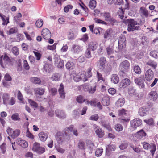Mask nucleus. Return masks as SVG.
<instances>
[{"label":"nucleus","instance_id":"nucleus-1","mask_svg":"<svg viewBox=\"0 0 158 158\" xmlns=\"http://www.w3.org/2000/svg\"><path fill=\"white\" fill-rule=\"evenodd\" d=\"M14 59L10 58L7 53L5 52L2 55H0V65L3 68L13 65Z\"/></svg>","mask_w":158,"mask_h":158},{"label":"nucleus","instance_id":"nucleus-2","mask_svg":"<svg viewBox=\"0 0 158 158\" xmlns=\"http://www.w3.org/2000/svg\"><path fill=\"white\" fill-rule=\"evenodd\" d=\"M130 63L127 60H125L120 64L119 69L123 76H127V73L129 71Z\"/></svg>","mask_w":158,"mask_h":158},{"label":"nucleus","instance_id":"nucleus-3","mask_svg":"<svg viewBox=\"0 0 158 158\" xmlns=\"http://www.w3.org/2000/svg\"><path fill=\"white\" fill-rule=\"evenodd\" d=\"M143 148L145 150H149L152 156H153L156 150V147L155 144L152 143H149L147 142L142 143Z\"/></svg>","mask_w":158,"mask_h":158},{"label":"nucleus","instance_id":"nucleus-4","mask_svg":"<svg viewBox=\"0 0 158 158\" xmlns=\"http://www.w3.org/2000/svg\"><path fill=\"white\" fill-rule=\"evenodd\" d=\"M123 23L126 24H127V30L129 32L131 31L132 29L137 24V22L134 19L124 20Z\"/></svg>","mask_w":158,"mask_h":158},{"label":"nucleus","instance_id":"nucleus-5","mask_svg":"<svg viewBox=\"0 0 158 158\" xmlns=\"http://www.w3.org/2000/svg\"><path fill=\"white\" fill-rule=\"evenodd\" d=\"M56 139L59 144H61L66 140H68L64 133L60 132H58L56 133Z\"/></svg>","mask_w":158,"mask_h":158},{"label":"nucleus","instance_id":"nucleus-6","mask_svg":"<svg viewBox=\"0 0 158 158\" xmlns=\"http://www.w3.org/2000/svg\"><path fill=\"white\" fill-rule=\"evenodd\" d=\"M41 35L43 38L46 40H48L51 37V33L50 31L47 28H45L42 29Z\"/></svg>","mask_w":158,"mask_h":158},{"label":"nucleus","instance_id":"nucleus-7","mask_svg":"<svg viewBox=\"0 0 158 158\" xmlns=\"http://www.w3.org/2000/svg\"><path fill=\"white\" fill-rule=\"evenodd\" d=\"M126 37L125 35H123L119 37L118 43V48L120 49L125 48L126 46Z\"/></svg>","mask_w":158,"mask_h":158},{"label":"nucleus","instance_id":"nucleus-8","mask_svg":"<svg viewBox=\"0 0 158 158\" xmlns=\"http://www.w3.org/2000/svg\"><path fill=\"white\" fill-rule=\"evenodd\" d=\"M154 73L153 71L150 69L145 72V78L146 80L148 81H151L153 78Z\"/></svg>","mask_w":158,"mask_h":158},{"label":"nucleus","instance_id":"nucleus-9","mask_svg":"<svg viewBox=\"0 0 158 158\" xmlns=\"http://www.w3.org/2000/svg\"><path fill=\"white\" fill-rule=\"evenodd\" d=\"M158 98V94L155 91H152L148 94L147 99L151 101H155Z\"/></svg>","mask_w":158,"mask_h":158},{"label":"nucleus","instance_id":"nucleus-10","mask_svg":"<svg viewBox=\"0 0 158 158\" xmlns=\"http://www.w3.org/2000/svg\"><path fill=\"white\" fill-rule=\"evenodd\" d=\"M96 85L95 84L94 86H92L89 85H84L83 88L85 91H88L89 93L93 94L96 90Z\"/></svg>","mask_w":158,"mask_h":158},{"label":"nucleus","instance_id":"nucleus-11","mask_svg":"<svg viewBox=\"0 0 158 158\" xmlns=\"http://www.w3.org/2000/svg\"><path fill=\"white\" fill-rule=\"evenodd\" d=\"M73 125H71L69 127H66L64 131V135L66 137L68 140L70 139L69 136L70 135V133L73 131Z\"/></svg>","mask_w":158,"mask_h":158},{"label":"nucleus","instance_id":"nucleus-12","mask_svg":"<svg viewBox=\"0 0 158 158\" xmlns=\"http://www.w3.org/2000/svg\"><path fill=\"white\" fill-rule=\"evenodd\" d=\"M142 121L140 119H135L131 121V126L132 127L136 128L142 124Z\"/></svg>","mask_w":158,"mask_h":158},{"label":"nucleus","instance_id":"nucleus-13","mask_svg":"<svg viewBox=\"0 0 158 158\" xmlns=\"http://www.w3.org/2000/svg\"><path fill=\"white\" fill-rule=\"evenodd\" d=\"M135 83L140 88H143L145 87V84L143 81L140 77L135 79Z\"/></svg>","mask_w":158,"mask_h":158},{"label":"nucleus","instance_id":"nucleus-14","mask_svg":"<svg viewBox=\"0 0 158 158\" xmlns=\"http://www.w3.org/2000/svg\"><path fill=\"white\" fill-rule=\"evenodd\" d=\"M149 110V109L148 108H146L144 106L141 107L139 109L138 113L139 115L143 116L148 114Z\"/></svg>","mask_w":158,"mask_h":158},{"label":"nucleus","instance_id":"nucleus-15","mask_svg":"<svg viewBox=\"0 0 158 158\" xmlns=\"http://www.w3.org/2000/svg\"><path fill=\"white\" fill-rule=\"evenodd\" d=\"M106 63V58L103 56L101 57L99 60V69L103 70L105 68V64Z\"/></svg>","mask_w":158,"mask_h":158},{"label":"nucleus","instance_id":"nucleus-16","mask_svg":"<svg viewBox=\"0 0 158 158\" xmlns=\"http://www.w3.org/2000/svg\"><path fill=\"white\" fill-rule=\"evenodd\" d=\"M93 127L94 128H97L95 132L98 137L99 138H102L103 137L104 135V131H103L101 128L97 126L95 124L93 125Z\"/></svg>","mask_w":158,"mask_h":158},{"label":"nucleus","instance_id":"nucleus-17","mask_svg":"<svg viewBox=\"0 0 158 158\" xmlns=\"http://www.w3.org/2000/svg\"><path fill=\"white\" fill-rule=\"evenodd\" d=\"M16 143L23 148H26L28 146V143L25 140H22L21 138H18L16 141Z\"/></svg>","mask_w":158,"mask_h":158},{"label":"nucleus","instance_id":"nucleus-18","mask_svg":"<svg viewBox=\"0 0 158 158\" xmlns=\"http://www.w3.org/2000/svg\"><path fill=\"white\" fill-rule=\"evenodd\" d=\"M58 91L60 98L64 99L65 98V93L64 90V87L62 83L60 84Z\"/></svg>","mask_w":158,"mask_h":158},{"label":"nucleus","instance_id":"nucleus-19","mask_svg":"<svg viewBox=\"0 0 158 158\" xmlns=\"http://www.w3.org/2000/svg\"><path fill=\"white\" fill-rule=\"evenodd\" d=\"M130 84V81L127 78H125L122 80L120 83V87L125 88L129 85Z\"/></svg>","mask_w":158,"mask_h":158},{"label":"nucleus","instance_id":"nucleus-20","mask_svg":"<svg viewBox=\"0 0 158 158\" xmlns=\"http://www.w3.org/2000/svg\"><path fill=\"white\" fill-rule=\"evenodd\" d=\"M0 17H1L2 21V24L3 25H6L9 23V17H6V16L0 12Z\"/></svg>","mask_w":158,"mask_h":158},{"label":"nucleus","instance_id":"nucleus-21","mask_svg":"<svg viewBox=\"0 0 158 158\" xmlns=\"http://www.w3.org/2000/svg\"><path fill=\"white\" fill-rule=\"evenodd\" d=\"M146 135V133L143 129L140 130L137 133V137L139 139H144Z\"/></svg>","mask_w":158,"mask_h":158},{"label":"nucleus","instance_id":"nucleus-22","mask_svg":"<svg viewBox=\"0 0 158 158\" xmlns=\"http://www.w3.org/2000/svg\"><path fill=\"white\" fill-rule=\"evenodd\" d=\"M45 91V89L41 87L35 88L34 90L35 95H39L40 96L43 95Z\"/></svg>","mask_w":158,"mask_h":158},{"label":"nucleus","instance_id":"nucleus-23","mask_svg":"<svg viewBox=\"0 0 158 158\" xmlns=\"http://www.w3.org/2000/svg\"><path fill=\"white\" fill-rule=\"evenodd\" d=\"M55 114L57 117L64 118H65L66 115L64 112L62 110H55Z\"/></svg>","mask_w":158,"mask_h":158},{"label":"nucleus","instance_id":"nucleus-24","mask_svg":"<svg viewBox=\"0 0 158 158\" xmlns=\"http://www.w3.org/2000/svg\"><path fill=\"white\" fill-rule=\"evenodd\" d=\"M38 135L40 140L42 141H45L48 137L47 134L43 131L39 133Z\"/></svg>","mask_w":158,"mask_h":158},{"label":"nucleus","instance_id":"nucleus-25","mask_svg":"<svg viewBox=\"0 0 158 158\" xmlns=\"http://www.w3.org/2000/svg\"><path fill=\"white\" fill-rule=\"evenodd\" d=\"M146 64L147 65L150 66V67L153 69H156L157 65V63L156 62L151 60H149L147 62Z\"/></svg>","mask_w":158,"mask_h":158},{"label":"nucleus","instance_id":"nucleus-26","mask_svg":"<svg viewBox=\"0 0 158 158\" xmlns=\"http://www.w3.org/2000/svg\"><path fill=\"white\" fill-rule=\"evenodd\" d=\"M97 46L94 42H91L89 44L87 48L92 51H94L97 49Z\"/></svg>","mask_w":158,"mask_h":158},{"label":"nucleus","instance_id":"nucleus-27","mask_svg":"<svg viewBox=\"0 0 158 158\" xmlns=\"http://www.w3.org/2000/svg\"><path fill=\"white\" fill-rule=\"evenodd\" d=\"M80 76V73L77 74L74 72H73L71 74V77L73 78L74 80L76 82H78L81 80Z\"/></svg>","mask_w":158,"mask_h":158},{"label":"nucleus","instance_id":"nucleus-28","mask_svg":"<svg viewBox=\"0 0 158 158\" xmlns=\"http://www.w3.org/2000/svg\"><path fill=\"white\" fill-rule=\"evenodd\" d=\"M101 123L102 125L108 131H112V129L109 123L104 120L101 121Z\"/></svg>","mask_w":158,"mask_h":158},{"label":"nucleus","instance_id":"nucleus-29","mask_svg":"<svg viewBox=\"0 0 158 158\" xmlns=\"http://www.w3.org/2000/svg\"><path fill=\"white\" fill-rule=\"evenodd\" d=\"M110 101L109 98L105 97L102 98V103L104 106H108L110 104Z\"/></svg>","mask_w":158,"mask_h":158},{"label":"nucleus","instance_id":"nucleus-30","mask_svg":"<svg viewBox=\"0 0 158 158\" xmlns=\"http://www.w3.org/2000/svg\"><path fill=\"white\" fill-rule=\"evenodd\" d=\"M80 73V80H82L83 82H85L88 80L87 76L86 75V72L84 71Z\"/></svg>","mask_w":158,"mask_h":158},{"label":"nucleus","instance_id":"nucleus-31","mask_svg":"<svg viewBox=\"0 0 158 158\" xmlns=\"http://www.w3.org/2000/svg\"><path fill=\"white\" fill-rule=\"evenodd\" d=\"M111 81L114 84L118 83L119 81V78L118 75L113 74L111 76Z\"/></svg>","mask_w":158,"mask_h":158},{"label":"nucleus","instance_id":"nucleus-32","mask_svg":"<svg viewBox=\"0 0 158 158\" xmlns=\"http://www.w3.org/2000/svg\"><path fill=\"white\" fill-rule=\"evenodd\" d=\"M101 15L104 18L106 21H108L111 17L110 14L109 12H104L101 14Z\"/></svg>","mask_w":158,"mask_h":158},{"label":"nucleus","instance_id":"nucleus-33","mask_svg":"<svg viewBox=\"0 0 158 158\" xmlns=\"http://www.w3.org/2000/svg\"><path fill=\"white\" fill-rule=\"evenodd\" d=\"M125 103L124 98H119L116 102V106L118 107H121L123 106Z\"/></svg>","mask_w":158,"mask_h":158},{"label":"nucleus","instance_id":"nucleus-34","mask_svg":"<svg viewBox=\"0 0 158 158\" xmlns=\"http://www.w3.org/2000/svg\"><path fill=\"white\" fill-rule=\"evenodd\" d=\"M22 17V14L20 13H18L17 15L14 17V20L17 23H19L21 21V18Z\"/></svg>","mask_w":158,"mask_h":158},{"label":"nucleus","instance_id":"nucleus-35","mask_svg":"<svg viewBox=\"0 0 158 158\" xmlns=\"http://www.w3.org/2000/svg\"><path fill=\"white\" fill-rule=\"evenodd\" d=\"M9 98V95L6 93H4L2 96V99L3 103L4 104H6L7 102L8 101Z\"/></svg>","mask_w":158,"mask_h":158},{"label":"nucleus","instance_id":"nucleus-36","mask_svg":"<svg viewBox=\"0 0 158 158\" xmlns=\"http://www.w3.org/2000/svg\"><path fill=\"white\" fill-rule=\"evenodd\" d=\"M96 6V2L95 0H90L89 4V6L91 9H94Z\"/></svg>","mask_w":158,"mask_h":158},{"label":"nucleus","instance_id":"nucleus-37","mask_svg":"<svg viewBox=\"0 0 158 158\" xmlns=\"http://www.w3.org/2000/svg\"><path fill=\"white\" fill-rule=\"evenodd\" d=\"M30 80L31 82L34 84L40 85L41 83L40 79L38 77H32L31 78Z\"/></svg>","mask_w":158,"mask_h":158},{"label":"nucleus","instance_id":"nucleus-38","mask_svg":"<svg viewBox=\"0 0 158 158\" xmlns=\"http://www.w3.org/2000/svg\"><path fill=\"white\" fill-rule=\"evenodd\" d=\"M87 99L84 98L81 95H79L76 98V101L78 103L81 104L85 101Z\"/></svg>","mask_w":158,"mask_h":158},{"label":"nucleus","instance_id":"nucleus-39","mask_svg":"<svg viewBox=\"0 0 158 158\" xmlns=\"http://www.w3.org/2000/svg\"><path fill=\"white\" fill-rule=\"evenodd\" d=\"M20 131L18 129H16L13 131V133L11 136L13 138H15L18 136L20 134Z\"/></svg>","mask_w":158,"mask_h":158},{"label":"nucleus","instance_id":"nucleus-40","mask_svg":"<svg viewBox=\"0 0 158 158\" xmlns=\"http://www.w3.org/2000/svg\"><path fill=\"white\" fill-rule=\"evenodd\" d=\"M66 67L68 69L72 70L74 68V63L72 62H68L66 64Z\"/></svg>","mask_w":158,"mask_h":158},{"label":"nucleus","instance_id":"nucleus-41","mask_svg":"<svg viewBox=\"0 0 158 158\" xmlns=\"http://www.w3.org/2000/svg\"><path fill=\"white\" fill-rule=\"evenodd\" d=\"M106 49L108 55H110L114 53V48L113 47L109 46L107 47Z\"/></svg>","mask_w":158,"mask_h":158},{"label":"nucleus","instance_id":"nucleus-42","mask_svg":"<svg viewBox=\"0 0 158 158\" xmlns=\"http://www.w3.org/2000/svg\"><path fill=\"white\" fill-rule=\"evenodd\" d=\"M133 69L135 73L137 74H140L141 72L140 68L138 65H135L133 68Z\"/></svg>","mask_w":158,"mask_h":158},{"label":"nucleus","instance_id":"nucleus-43","mask_svg":"<svg viewBox=\"0 0 158 158\" xmlns=\"http://www.w3.org/2000/svg\"><path fill=\"white\" fill-rule=\"evenodd\" d=\"M127 110L124 109L122 108L119 110L118 111V115L120 116H123L127 115Z\"/></svg>","mask_w":158,"mask_h":158},{"label":"nucleus","instance_id":"nucleus-44","mask_svg":"<svg viewBox=\"0 0 158 158\" xmlns=\"http://www.w3.org/2000/svg\"><path fill=\"white\" fill-rule=\"evenodd\" d=\"M144 121L149 125H152L154 124V120L152 118H150L148 119H145L144 120Z\"/></svg>","mask_w":158,"mask_h":158},{"label":"nucleus","instance_id":"nucleus-45","mask_svg":"<svg viewBox=\"0 0 158 158\" xmlns=\"http://www.w3.org/2000/svg\"><path fill=\"white\" fill-rule=\"evenodd\" d=\"M60 77L59 74L55 73L52 75L51 79L53 81H58L60 80Z\"/></svg>","mask_w":158,"mask_h":158},{"label":"nucleus","instance_id":"nucleus-46","mask_svg":"<svg viewBox=\"0 0 158 158\" xmlns=\"http://www.w3.org/2000/svg\"><path fill=\"white\" fill-rule=\"evenodd\" d=\"M112 70V67L111 65H107L103 71L106 74H109Z\"/></svg>","mask_w":158,"mask_h":158},{"label":"nucleus","instance_id":"nucleus-47","mask_svg":"<svg viewBox=\"0 0 158 158\" xmlns=\"http://www.w3.org/2000/svg\"><path fill=\"white\" fill-rule=\"evenodd\" d=\"M49 92L52 96H55L57 93V89L55 88H52L49 89Z\"/></svg>","mask_w":158,"mask_h":158},{"label":"nucleus","instance_id":"nucleus-48","mask_svg":"<svg viewBox=\"0 0 158 158\" xmlns=\"http://www.w3.org/2000/svg\"><path fill=\"white\" fill-rule=\"evenodd\" d=\"M73 51L74 53H78L80 51V47L77 45H74L72 47Z\"/></svg>","mask_w":158,"mask_h":158},{"label":"nucleus","instance_id":"nucleus-49","mask_svg":"<svg viewBox=\"0 0 158 158\" xmlns=\"http://www.w3.org/2000/svg\"><path fill=\"white\" fill-rule=\"evenodd\" d=\"M91 51V50L87 48L85 53V56L86 58L90 59L92 57Z\"/></svg>","mask_w":158,"mask_h":158},{"label":"nucleus","instance_id":"nucleus-50","mask_svg":"<svg viewBox=\"0 0 158 158\" xmlns=\"http://www.w3.org/2000/svg\"><path fill=\"white\" fill-rule=\"evenodd\" d=\"M94 20L95 22L99 24H102L106 25L107 24V23L102 20L99 19L97 18H95L94 19Z\"/></svg>","mask_w":158,"mask_h":158},{"label":"nucleus","instance_id":"nucleus-51","mask_svg":"<svg viewBox=\"0 0 158 158\" xmlns=\"http://www.w3.org/2000/svg\"><path fill=\"white\" fill-rule=\"evenodd\" d=\"M28 102L31 106L35 108H36L38 106V104L34 101L31 99H29Z\"/></svg>","mask_w":158,"mask_h":158},{"label":"nucleus","instance_id":"nucleus-52","mask_svg":"<svg viewBox=\"0 0 158 158\" xmlns=\"http://www.w3.org/2000/svg\"><path fill=\"white\" fill-rule=\"evenodd\" d=\"M103 149L102 148H100L96 149L95 152V155L97 156H100L103 152Z\"/></svg>","mask_w":158,"mask_h":158},{"label":"nucleus","instance_id":"nucleus-53","mask_svg":"<svg viewBox=\"0 0 158 158\" xmlns=\"http://www.w3.org/2000/svg\"><path fill=\"white\" fill-rule=\"evenodd\" d=\"M92 68L91 67H89L87 70L86 75L88 78L91 77L92 76Z\"/></svg>","mask_w":158,"mask_h":158},{"label":"nucleus","instance_id":"nucleus-54","mask_svg":"<svg viewBox=\"0 0 158 158\" xmlns=\"http://www.w3.org/2000/svg\"><path fill=\"white\" fill-rule=\"evenodd\" d=\"M43 24V21L41 19H39L37 20L35 23V25L37 27H41Z\"/></svg>","mask_w":158,"mask_h":158},{"label":"nucleus","instance_id":"nucleus-55","mask_svg":"<svg viewBox=\"0 0 158 158\" xmlns=\"http://www.w3.org/2000/svg\"><path fill=\"white\" fill-rule=\"evenodd\" d=\"M12 52L13 54L15 56L18 55L19 53V49L16 46H15L12 48Z\"/></svg>","mask_w":158,"mask_h":158},{"label":"nucleus","instance_id":"nucleus-56","mask_svg":"<svg viewBox=\"0 0 158 158\" xmlns=\"http://www.w3.org/2000/svg\"><path fill=\"white\" fill-rule=\"evenodd\" d=\"M150 55L153 57L157 58L158 57V52L156 51H152L150 52Z\"/></svg>","mask_w":158,"mask_h":158},{"label":"nucleus","instance_id":"nucleus-57","mask_svg":"<svg viewBox=\"0 0 158 158\" xmlns=\"http://www.w3.org/2000/svg\"><path fill=\"white\" fill-rule=\"evenodd\" d=\"M123 126L119 124H116L115 126V129L118 131H121L123 130Z\"/></svg>","mask_w":158,"mask_h":158},{"label":"nucleus","instance_id":"nucleus-58","mask_svg":"<svg viewBox=\"0 0 158 158\" xmlns=\"http://www.w3.org/2000/svg\"><path fill=\"white\" fill-rule=\"evenodd\" d=\"M40 147V143L35 142L33 144L32 150L35 152Z\"/></svg>","mask_w":158,"mask_h":158},{"label":"nucleus","instance_id":"nucleus-59","mask_svg":"<svg viewBox=\"0 0 158 158\" xmlns=\"http://www.w3.org/2000/svg\"><path fill=\"white\" fill-rule=\"evenodd\" d=\"M85 143L84 142L81 140H80L78 143V148L81 149H84L85 147Z\"/></svg>","mask_w":158,"mask_h":158},{"label":"nucleus","instance_id":"nucleus-60","mask_svg":"<svg viewBox=\"0 0 158 158\" xmlns=\"http://www.w3.org/2000/svg\"><path fill=\"white\" fill-rule=\"evenodd\" d=\"M52 66L47 63H45L44 65V68L46 71H49L51 70Z\"/></svg>","mask_w":158,"mask_h":158},{"label":"nucleus","instance_id":"nucleus-61","mask_svg":"<svg viewBox=\"0 0 158 158\" xmlns=\"http://www.w3.org/2000/svg\"><path fill=\"white\" fill-rule=\"evenodd\" d=\"M119 10L118 12L119 16L121 19H122L124 17V12L122 8H119Z\"/></svg>","mask_w":158,"mask_h":158},{"label":"nucleus","instance_id":"nucleus-62","mask_svg":"<svg viewBox=\"0 0 158 158\" xmlns=\"http://www.w3.org/2000/svg\"><path fill=\"white\" fill-rule=\"evenodd\" d=\"M26 136L31 139H34V136L30 132L28 129L27 130L26 133Z\"/></svg>","mask_w":158,"mask_h":158},{"label":"nucleus","instance_id":"nucleus-63","mask_svg":"<svg viewBox=\"0 0 158 158\" xmlns=\"http://www.w3.org/2000/svg\"><path fill=\"white\" fill-rule=\"evenodd\" d=\"M97 75L98 81L102 80L103 81H105V79L103 77L102 74L99 73L98 71L97 72Z\"/></svg>","mask_w":158,"mask_h":158},{"label":"nucleus","instance_id":"nucleus-64","mask_svg":"<svg viewBox=\"0 0 158 158\" xmlns=\"http://www.w3.org/2000/svg\"><path fill=\"white\" fill-rule=\"evenodd\" d=\"M18 30L16 27L10 28L9 31V34L11 35L17 32Z\"/></svg>","mask_w":158,"mask_h":158}]
</instances>
